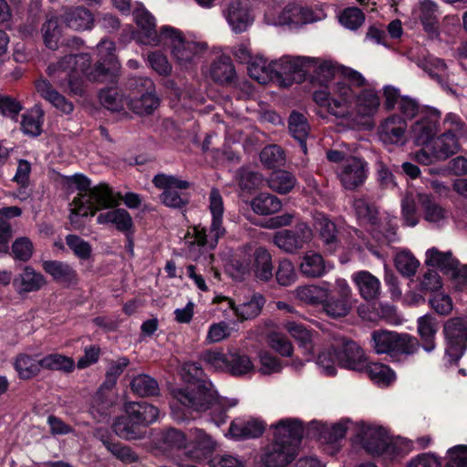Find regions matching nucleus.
I'll use <instances>...</instances> for the list:
<instances>
[{
	"instance_id": "f257e3e1",
	"label": "nucleus",
	"mask_w": 467,
	"mask_h": 467,
	"mask_svg": "<svg viewBox=\"0 0 467 467\" xmlns=\"http://www.w3.org/2000/svg\"><path fill=\"white\" fill-rule=\"evenodd\" d=\"M345 78L338 80L331 90H316L315 102L338 119L370 118L379 110L380 99L372 88L358 90L366 83L365 78L352 68L344 69Z\"/></svg>"
},
{
	"instance_id": "f03ea898",
	"label": "nucleus",
	"mask_w": 467,
	"mask_h": 467,
	"mask_svg": "<svg viewBox=\"0 0 467 467\" xmlns=\"http://www.w3.org/2000/svg\"><path fill=\"white\" fill-rule=\"evenodd\" d=\"M99 60L91 68V57L88 54L68 55L57 63L47 67V73L60 88L67 86L69 92L80 96L83 93V77L93 81H99L110 70L119 67L115 57V45L112 41L102 39L97 46Z\"/></svg>"
},
{
	"instance_id": "7ed1b4c3",
	"label": "nucleus",
	"mask_w": 467,
	"mask_h": 467,
	"mask_svg": "<svg viewBox=\"0 0 467 467\" xmlns=\"http://www.w3.org/2000/svg\"><path fill=\"white\" fill-rule=\"evenodd\" d=\"M173 398L183 407L194 410H212L213 420L221 425L226 420V410L237 405V400L220 398L207 379H197L183 388L172 390Z\"/></svg>"
},
{
	"instance_id": "20e7f679",
	"label": "nucleus",
	"mask_w": 467,
	"mask_h": 467,
	"mask_svg": "<svg viewBox=\"0 0 467 467\" xmlns=\"http://www.w3.org/2000/svg\"><path fill=\"white\" fill-rule=\"evenodd\" d=\"M70 182L81 192L70 203V223L75 228H80L81 217L94 215L99 210L114 207L119 204L113 196L111 189L104 183L90 188V181L82 174H75Z\"/></svg>"
},
{
	"instance_id": "39448f33",
	"label": "nucleus",
	"mask_w": 467,
	"mask_h": 467,
	"mask_svg": "<svg viewBox=\"0 0 467 467\" xmlns=\"http://www.w3.org/2000/svg\"><path fill=\"white\" fill-rule=\"evenodd\" d=\"M209 211L212 215V222L209 229L197 225L188 232L186 244H189V256L197 259L198 249L208 247L214 249L219 239L225 234V228L223 225L224 205L222 195L217 189H212L209 195Z\"/></svg>"
},
{
	"instance_id": "423d86ee",
	"label": "nucleus",
	"mask_w": 467,
	"mask_h": 467,
	"mask_svg": "<svg viewBox=\"0 0 467 467\" xmlns=\"http://www.w3.org/2000/svg\"><path fill=\"white\" fill-rule=\"evenodd\" d=\"M247 249L250 250V247L244 248V255ZM228 272L237 281L244 280L254 274L258 280L267 282L273 277L272 255L265 247L260 246L248 257L239 255L233 259Z\"/></svg>"
},
{
	"instance_id": "0eeeda50",
	"label": "nucleus",
	"mask_w": 467,
	"mask_h": 467,
	"mask_svg": "<svg viewBox=\"0 0 467 467\" xmlns=\"http://www.w3.org/2000/svg\"><path fill=\"white\" fill-rule=\"evenodd\" d=\"M161 45L169 47L175 62L185 69L192 67L207 48L206 44L186 39L181 31L169 26L161 27Z\"/></svg>"
},
{
	"instance_id": "6e6552de",
	"label": "nucleus",
	"mask_w": 467,
	"mask_h": 467,
	"mask_svg": "<svg viewBox=\"0 0 467 467\" xmlns=\"http://www.w3.org/2000/svg\"><path fill=\"white\" fill-rule=\"evenodd\" d=\"M130 90L127 108L137 115L152 114L160 106L153 81L146 77H133L128 81Z\"/></svg>"
},
{
	"instance_id": "1a4fd4ad",
	"label": "nucleus",
	"mask_w": 467,
	"mask_h": 467,
	"mask_svg": "<svg viewBox=\"0 0 467 467\" xmlns=\"http://www.w3.org/2000/svg\"><path fill=\"white\" fill-rule=\"evenodd\" d=\"M356 439L363 449L371 455H384L395 459L400 448L391 441L387 431L377 425L361 423L358 426Z\"/></svg>"
},
{
	"instance_id": "9d476101",
	"label": "nucleus",
	"mask_w": 467,
	"mask_h": 467,
	"mask_svg": "<svg viewBox=\"0 0 467 467\" xmlns=\"http://www.w3.org/2000/svg\"><path fill=\"white\" fill-rule=\"evenodd\" d=\"M353 208L358 219L366 224L370 225L373 237L379 242L386 241L392 243L396 240V223H393L394 217L389 215L384 218H378V209L367 200L359 198L353 202Z\"/></svg>"
},
{
	"instance_id": "9b49d317",
	"label": "nucleus",
	"mask_w": 467,
	"mask_h": 467,
	"mask_svg": "<svg viewBox=\"0 0 467 467\" xmlns=\"http://www.w3.org/2000/svg\"><path fill=\"white\" fill-rule=\"evenodd\" d=\"M372 348L377 354L411 355L419 348L418 340L408 334L376 330L371 334Z\"/></svg>"
},
{
	"instance_id": "f8f14e48",
	"label": "nucleus",
	"mask_w": 467,
	"mask_h": 467,
	"mask_svg": "<svg viewBox=\"0 0 467 467\" xmlns=\"http://www.w3.org/2000/svg\"><path fill=\"white\" fill-rule=\"evenodd\" d=\"M376 134L379 141L389 151L404 147L409 140L407 119L393 113L380 120Z\"/></svg>"
},
{
	"instance_id": "ddd939ff",
	"label": "nucleus",
	"mask_w": 467,
	"mask_h": 467,
	"mask_svg": "<svg viewBox=\"0 0 467 467\" xmlns=\"http://www.w3.org/2000/svg\"><path fill=\"white\" fill-rule=\"evenodd\" d=\"M152 183L162 191L160 197L167 207L179 209L188 203V196L182 192L190 186L188 181L174 175L159 173L153 177Z\"/></svg>"
},
{
	"instance_id": "4468645a",
	"label": "nucleus",
	"mask_w": 467,
	"mask_h": 467,
	"mask_svg": "<svg viewBox=\"0 0 467 467\" xmlns=\"http://www.w3.org/2000/svg\"><path fill=\"white\" fill-rule=\"evenodd\" d=\"M314 233L305 222H297L292 229H284L276 232L273 243L284 253L295 254L311 243Z\"/></svg>"
},
{
	"instance_id": "2eb2a0df",
	"label": "nucleus",
	"mask_w": 467,
	"mask_h": 467,
	"mask_svg": "<svg viewBox=\"0 0 467 467\" xmlns=\"http://www.w3.org/2000/svg\"><path fill=\"white\" fill-rule=\"evenodd\" d=\"M443 331L447 341L446 353L456 361L467 348V311L462 317L448 320Z\"/></svg>"
},
{
	"instance_id": "dca6fc26",
	"label": "nucleus",
	"mask_w": 467,
	"mask_h": 467,
	"mask_svg": "<svg viewBox=\"0 0 467 467\" xmlns=\"http://www.w3.org/2000/svg\"><path fill=\"white\" fill-rule=\"evenodd\" d=\"M334 347L338 353L340 368L362 371L367 367L366 355L355 341L337 335L334 337Z\"/></svg>"
},
{
	"instance_id": "f3484780",
	"label": "nucleus",
	"mask_w": 467,
	"mask_h": 467,
	"mask_svg": "<svg viewBox=\"0 0 467 467\" xmlns=\"http://www.w3.org/2000/svg\"><path fill=\"white\" fill-rule=\"evenodd\" d=\"M441 112L436 109H431L422 113L410 129V136L414 144L417 146L431 144L438 133Z\"/></svg>"
},
{
	"instance_id": "a211bd4d",
	"label": "nucleus",
	"mask_w": 467,
	"mask_h": 467,
	"mask_svg": "<svg viewBox=\"0 0 467 467\" xmlns=\"http://www.w3.org/2000/svg\"><path fill=\"white\" fill-rule=\"evenodd\" d=\"M440 6L434 0H419L412 10L414 18L420 22L423 30L431 39H437L440 36Z\"/></svg>"
},
{
	"instance_id": "6ab92c4d",
	"label": "nucleus",
	"mask_w": 467,
	"mask_h": 467,
	"mask_svg": "<svg viewBox=\"0 0 467 467\" xmlns=\"http://www.w3.org/2000/svg\"><path fill=\"white\" fill-rule=\"evenodd\" d=\"M337 176L345 189L354 190L366 181L368 163L363 159L349 157L342 163Z\"/></svg>"
},
{
	"instance_id": "aec40b11",
	"label": "nucleus",
	"mask_w": 467,
	"mask_h": 467,
	"mask_svg": "<svg viewBox=\"0 0 467 467\" xmlns=\"http://www.w3.org/2000/svg\"><path fill=\"white\" fill-rule=\"evenodd\" d=\"M134 20L139 27L137 38L143 45L160 46L161 44V32L156 31V22L153 16L141 5L135 7Z\"/></svg>"
},
{
	"instance_id": "412c9836",
	"label": "nucleus",
	"mask_w": 467,
	"mask_h": 467,
	"mask_svg": "<svg viewBox=\"0 0 467 467\" xmlns=\"http://www.w3.org/2000/svg\"><path fill=\"white\" fill-rule=\"evenodd\" d=\"M297 455V450L291 444H285L274 439L265 446L261 454V462L265 467H284Z\"/></svg>"
},
{
	"instance_id": "4be33fe9",
	"label": "nucleus",
	"mask_w": 467,
	"mask_h": 467,
	"mask_svg": "<svg viewBox=\"0 0 467 467\" xmlns=\"http://www.w3.org/2000/svg\"><path fill=\"white\" fill-rule=\"evenodd\" d=\"M309 63H313L311 57L284 56L275 60L276 78L287 77L301 80L309 73Z\"/></svg>"
},
{
	"instance_id": "5701e85b",
	"label": "nucleus",
	"mask_w": 467,
	"mask_h": 467,
	"mask_svg": "<svg viewBox=\"0 0 467 467\" xmlns=\"http://www.w3.org/2000/svg\"><path fill=\"white\" fill-rule=\"evenodd\" d=\"M223 14L232 31L236 34L246 31L254 22L249 8L240 0H231Z\"/></svg>"
},
{
	"instance_id": "b1692460",
	"label": "nucleus",
	"mask_w": 467,
	"mask_h": 467,
	"mask_svg": "<svg viewBox=\"0 0 467 467\" xmlns=\"http://www.w3.org/2000/svg\"><path fill=\"white\" fill-rule=\"evenodd\" d=\"M46 285L45 276L31 265L24 266L22 272L13 279V287L19 296L37 292Z\"/></svg>"
},
{
	"instance_id": "393cba45",
	"label": "nucleus",
	"mask_w": 467,
	"mask_h": 467,
	"mask_svg": "<svg viewBox=\"0 0 467 467\" xmlns=\"http://www.w3.org/2000/svg\"><path fill=\"white\" fill-rule=\"evenodd\" d=\"M271 428L274 429V439L291 444L297 450L304 431L301 421L296 419H283Z\"/></svg>"
},
{
	"instance_id": "a878e982",
	"label": "nucleus",
	"mask_w": 467,
	"mask_h": 467,
	"mask_svg": "<svg viewBox=\"0 0 467 467\" xmlns=\"http://www.w3.org/2000/svg\"><path fill=\"white\" fill-rule=\"evenodd\" d=\"M351 280L364 300L372 301L379 297L381 293L380 281L370 272L367 270L357 271L351 275Z\"/></svg>"
},
{
	"instance_id": "bb28decb",
	"label": "nucleus",
	"mask_w": 467,
	"mask_h": 467,
	"mask_svg": "<svg viewBox=\"0 0 467 467\" xmlns=\"http://www.w3.org/2000/svg\"><path fill=\"white\" fill-rule=\"evenodd\" d=\"M313 63H309V73L307 75H312L313 81L319 83L321 86H325V88L322 90L329 91L331 88L338 81V78L334 84L329 85L328 82L336 78L338 73L337 67L328 60H321L319 58L312 57ZM344 67L342 69V74H344ZM345 78V75H343V80Z\"/></svg>"
},
{
	"instance_id": "cd10ccee",
	"label": "nucleus",
	"mask_w": 467,
	"mask_h": 467,
	"mask_svg": "<svg viewBox=\"0 0 467 467\" xmlns=\"http://www.w3.org/2000/svg\"><path fill=\"white\" fill-rule=\"evenodd\" d=\"M125 414L140 427L149 426L159 419L160 410L157 407L145 402H128L124 407Z\"/></svg>"
},
{
	"instance_id": "c85d7f7f",
	"label": "nucleus",
	"mask_w": 467,
	"mask_h": 467,
	"mask_svg": "<svg viewBox=\"0 0 467 467\" xmlns=\"http://www.w3.org/2000/svg\"><path fill=\"white\" fill-rule=\"evenodd\" d=\"M189 435L193 447L188 452L192 459L198 462L202 461L215 450L216 442L203 430L191 429Z\"/></svg>"
},
{
	"instance_id": "c756f323",
	"label": "nucleus",
	"mask_w": 467,
	"mask_h": 467,
	"mask_svg": "<svg viewBox=\"0 0 467 467\" xmlns=\"http://www.w3.org/2000/svg\"><path fill=\"white\" fill-rule=\"evenodd\" d=\"M333 268V265L326 262L322 255L314 251L306 252L299 265L301 274L307 278H318Z\"/></svg>"
},
{
	"instance_id": "7c9ffc66",
	"label": "nucleus",
	"mask_w": 467,
	"mask_h": 467,
	"mask_svg": "<svg viewBox=\"0 0 467 467\" xmlns=\"http://www.w3.org/2000/svg\"><path fill=\"white\" fill-rule=\"evenodd\" d=\"M316 21L313 11L296 4L285 5L277 16L280 25L301 26Z\"/></svg>"
},
{
	"instance_id": "2f4dec72",
	"label": "nucleus",
	"mask_w": 467,
	"mask_h": 467,
	"mask_svg": "<svg viewBox=\"0 0 467 467\" xmlns=\"http://www.w3.org/2000/svg\"><path fill=\"white\" fill-rule=\"evenodd\" d=\"M36 89L41 98L48 101L62 113L69 114L73 111L74 106L72 102L68 101L63 95L57 91L49 81L46 79L37 80L36 82Z\"/></svg>"
},
{
	"instance_id": "473e14b6",
	"label": "nucleus",
	"mask_w": 467,
	"mask_h": 467,
	"mask_svg": "<svg viewBox=\"0 0 467 467\" xmlns=\"http://www.w3.org/2000/svg\"><path fill=\"white\" fill-rule=\"evenodd\" d=\"M224 300L240 320L256 317L265 305V298L259 294L252 295L239 305H235L231 298H224Z\"/></svg>"
},
{
	"instance_id": "72a5a7b5",
	"label": "nucleus",
	"mask_w": 467,
	"mask_h": 467,
	"mask_svg": "<svg viewBox=\"0 0 467 467\" xmlns=\"http://www.w3.org/2000/svg\"><path fill=\"white\" fill-rule=\"evenodd\" d=\"M44 117V110L38 105L28 109L21 117L22 132L32 138L40 136L43 131Z\"/></svg>"
},
{
	"instance_id": "f704fd0d",
	"label": "nucleus",
	"mask_w": 467,
	"mask_h": 467,
	"mask_svg": "<svg viewBox=\"0 0 467 467\" xmlns=\"http://www.w3.org/2000/svg\"><path fill=\"white\" fill-rule=\"evenodd\" d=\"M418 202L421 206L424 219L427 222L441 223L448 218V212L434 200L432 195L418 192Z\"/></svg>"
},
{
	"instance_id": "c9c22d12",
	"label": "nucleus",
	"mask_w": 467,
	"mask_h": 467,
	"mask_svg": "<svg viewBox=\"0 0 467 467\" xmlns=\"http://www.w3.org/2000/svg\"><path fill=\"white\" fill-rule=\"evenodd\" d=\"M249 76L260 84H266L276 78L275 60L267 63L262 56L254 57L248 64Z\"/></svg>"
},
{
	"instance_id": "e433bc0d",
	"label": "nucleus",
	"mask_w": 467,
	"mask_h": 467,
	"mask_svg": "<svg viewBox=\"0 0 467 467\" xmlns=\"http://www.w3.org/2000/svg\"><path fill=\"white\" fill-rule=\"evenodd\" d=\"M439 329L437 320L431 315H425L418 319V332L422 341V348L430 353L436 348L435 336Z\"/></svg>"
},
{
	"instance_id": "4c0bfd02",
	"label": "nucleus",
	"mask_w": 467,
	"mask_h": 467,
	"mask_svg": "<svg viewBox=\"0 0 467 467\" xmlns=\"http://www.w3.org/2000/svg\"><path fill=\"white\" fill-rule=\"evenodd\" d=\"M42 267L58 283L70 285L77 281L76 271L67 263L56 260L45 261Z\"/></svg>"
},
{
	"instance_id": "58836bf2",
	"label": "nucleus",
	"mask_w": 467,
	"mask_h": 467,
	"mask_svg": "<svg viewBox=\"0 0 467 467\" xmlns=\"http://www.w3.org/2000/svg\"><path fill=\"white\" fill-rule=\"evenodd\" d=\"M97 223L99 224H112L120 232H127L133 225L130 214L122 208L100 213L97 217Z\"/></svg>"
},
{
	"instance_id": "ea45409f",
	"label": "nucleus",
	"mask_w": 467,
	"mask_h": 467,
	"mask_svg": "<svg viewBox=\"0 0 467 467\" xmlns=\"http://www.w3.org/2000/svg\"><path fill=\"white\" fill-rule=\"evenodd\" d=\"M431 145V149H433V155L441 161L447 160L460 149V141L457 140V138L445 131L440 136L435 137Z\"/></svg>"
},
{
	"instance_id": "a19ab883",
	"label": "nucleus",
	"mask_w": 467,
	"mask_h": 467,
	"mask_svg": "<svg viewBox=\"0 0 467 467\" xmlns=\"http://www.w3.org/2000/svg\"><path fill=\"white\" fill-rule=\"evenodd\" d=\"M112 429L116 435L124 440H140L145 436L141 427L132 421L127 414L116 418Z\"/></svg>"
},
{
	"instance_id": "79ce46f5",
	"label": "nucleus",
	"mask_w": 467,
	"mask_h": 467,
	"mask_svg": "<svg viewBox=\"0 0 467 467\" xmlns=\"http://www.w3.org/2000/svg\"><path fill=\"white\" fill-rule=\"evenodd\" d=\"M293 295L304 304L317 306L329 295V289L316 285H304L297 286Z\"/></svg>"
},
{
	"instance_id": "37998d69",
	"label": "nucleus",
	"mask_w": 467,
	"mask_h": 467,
	"mask_svg": "<svg viewBox=\"0 0 467 467\" xmlns=\"http://www.w3.org/2000/svg\"><path fill=\"white\" fill-rule=\"evenodd\" d=\"M320 372L326 376H335L339 367L338 353L334 347V339L330 346L319 352L316 361Z\"/></svg>"
},
{
	"instance_id": "c03bdc74",
	"label": "nucleus",
	"mask_w": 467,
	"mask_h": 467,
	"mask_svg": "<svg viewBox=\"0 0 467 467\" xmlns=\"http://www.w3.org/2000/svg\"><path fill=\"white\" fill-rule=\"evenodd\" d=\"M63 19L68 27L77 31L90 29L94 21L92 14L83 7L70 9Z\"/></svg>"
},
{
	"instance_id": "a18cd8bd",
	"label": "nucleus",
	"mask_w": 467,
	"mask_h": 467,
	"mask_svg": "<svg viewBox=\"0 0 467 467\" xmlns=\"http://www.w3.org/2000/svg\"><path fill=\"white\" fill-rule=\"evenodd\" d=\"M288 129L291 135L299 142L304 153H306V140L310 130L306 118L301 113L293 112L289 117Z\"/></svg>"
},
{
	"instance_id": "49530a36",
	"label": "nucleus",
	"mask_w": 467,
	"mask_h": 467,
	"mask_svg": "<svg viewBox=\"0 0 467 467\" xmlns=\"http://www.w3.org/2000/svg\"><path fill=\"white\" fill-rule=\"evenodd\" d=\"M252 210L260 215H269L282 209L281 200L270 193H260L251 202Z\"/></svg>"
},
{
	"instance_id": "de8ad7c7",
	"label": "nucleus",
	"mask_w": 467,
	"mask_h": 467,
	"mask_svg": "<svg viewBox=\"0 0 467 467\" xmlns=\"http://www.w3.org/2000/svg\"><path fill=\"white\" fill-rule=\"evenodd\" d=\"M426 264L440 268L447 275L458 265V260L452 256L451 252H441L432 247L426 252Z\"/></svg>"
},
{
	"instance_id": "09e8293b",
	"label": "nucleus",
	"mask_w": 467,
	"mask_h": 467,
	"mask_svg": "<svg viewBox=\"0 0 467 467\" xmlns=\"http://www.w3.org/2000/svg\"><path fill=\"white\" fill-rule=\"evenodd\" d=\"M14 367L22 379H31L42 369L41 359H36L27 354L18 355L14 361Z\"/></svg>"
},
{
	"instance_id": "8fccbe9b",
	"label": "nucleus",
	"mask_w": 467,
	"mask_h": 467,
	"mask_svg": "<svg viewBox=\"0 0 467 467\" xmlns=\"http://www.w3.org/2000/svg\"><path fill=\"white\" fill-rule=\"evenodd\" d=\"M227 371L233 376H244L254 371V366L249 356L241 352L229 354Z\"/></svg>"
},
{
	"instance_id": "3c124183",
	"label": "nucleus",
	"mask_w": 467,
	"mask_h": 467,
	"mask_svg": "<svg viewBox=\"0 0 467 467\" xmlns=\"http://www.w3.org/2000/svg\"><path fill=\"white\" fill-rule=\"evenodd\" d=\"M234 67L227 57H220L213 61L210 67L211 78L220 84L232 81L234 78Z\"/></svg>"
},
{
	"instance_id": "603ef678",
	"label": "nucleus",
	"mask_w": 467,
	"mask_h": 467,
	"mask_svg": "<svg viewBox=\"0 0 467 467\" xmlns=\"http://www.w3.org/2000/svg\"><path fill=\"white\" fill-rule=\"evenodd\" d=\"M418 193L413 194L408 192L401 200V218L403 224L410 227H414L420 221V216L417 210Z\"/></svg>"
},
{
	"instance_id": "864d4df0",
	"label": "nucleus",
	"mask_w": 467,
	"mask_h": 467,
	"mask_svg": "<svg viewBox=\"0 0 467 467\" xmlns=\"http://www.w3.org/2000/svg\"><path fill=\"white\" fill-rule=\"evenodd\" d=\"M296 183L295 176L286 171H277L268 179V186L279 194H285L292 191Z\"/></svg>"
},
{
	"instance_id": "5fc2aeb1",
	"label": "nucleus",
	"mask_w": 467,
	"mask_h": 467,
	"mask_svg": "<svg viewBox=\"0 0 467 467\" xmlns=\"http://www.w3.org/2000/svg\"><path fill=\"white\" fill-rule=\"evenodd\" d=\"M372 381L378 385L388 386L392 383L396 375L395 372L387 365L382 363H368L364 368Z\"/></svg>"
},
{
	"instance_id": "6e6d98bb",
	"label": "nucleus",
	"mask_w": 467,
	"mask_h": 467,
	"mask_svg": "<svg viewBox=\"0 0 467 467\" xmlns=\"http://www.w3.org/2000/svg\"><path fill=\"white\" fill-rule=\"evenodd\" d=\"M101 104L111 111H121L127 107L129 98L117 88H108L99 93Z\"/></svg>"
},
{
	"instance_id": "4d7b16f0",
	"label": "nucleus",
	"mask_w": 467,
	"mask_h": 467,
	"mask_svg": "<svg viewBox=\"0 0 467 467\" xmlns=\"http://www.w3.org/2000/svg\"><path fill=\"white\" fill-rule=\"evenodd\" d=\"M321 305L323 306L324 311L327 315L332 317H346L352 307L351 301L339 296L337 298L330 296V294L324 298Z\"/></svg>"
},
{
	"instance_id": "13d9d810",
	"label": "nucleus",
	"mask_w": 467,
	"mask_h": 467,
	"mask_svg": "<svg viewBox=\"0 0 467 467\" xmlns=\"http://www.w3.org/2000/svg\"><path fill=\"white\" fill-rule=\"evenodd\" d=\"M43 369L60 370L66 373L71 372L75 368L73 358L58 354L52 353L41 358Z\"/></svg>"
},
{
	"instance_id": "bf43d9fd",
	"label": "nucleus",
	"mask_w": 467,
	"mask_h": 467,
	"mask_svg": "<svg viewBox=\"0 0 467 467\" xmlns=\"http://www.w3.org/2000/svg\"><path fill=\"white\" fill-rule=\"evenodd\" d=\"M316 223L321 239L330 251H334L337 243L335 223L324 215L317 217Z\"/></svg>"
},
{
	"instance_id": "052dcab7",
	"label": "nucleus",
	"mask_w": 467,
	"mask_h": 467,
	"mask_svg": "<svg viewBox=\"0 0 467 467\" xmlns=\"http://www.w3.org/2000/svg\"><path fill=\"white\" fill-rule=\"evenodd\" d=\"M41 32L46 47L49 49H57L62 36L57 17H51L47 19L43 24Z\"/></svg>"
},
{
	"instance_id": "680f3d73",
	"label": "nucleus",
	"mask_w": 467,
	"mask_h": 467,
	"mask_svg": "<svg viewBox=\"0 0 467 467\" xmlns=\"http://www.w3.org/2000/svg\"><path fill=\"white\" fill-rule=\"evenodd\" d=\"M130 387L135 394L141 397L154 396L159 392L158 382L145 374L135 377L130 382Z\"/></svg>"
},
{
	"instance_id": "e2e57ef3",
	"label": "nucleus",
	"mask_w": 467,
	"mask_h": 467,
	"mask_svg": "<svg viewBox=\"0 0 467 467\" xmlns=\"http://www.w3.org/2000/svg\"><path fill=\"white\" fill-rule=\"evenodd\" d=\"M397 270L405 276L413 275L419 267V261L407 250L400 251L394 259Z\"/></svg>"
},
{
	"instance_id": "0e129e2a",
	"label": "nucleus",
	"mask_w": 467,
	"mask_h": 467,
	"mask_svg": "<svg viewBox=\"0 0 467 467\" xmlns=\"http://www.w3.org/2000/svg\"><path fill=\"white\" fill-rule=\"evenodd\" d=\"M444 131L450 132L457 140H467V124L455 113H448L443 119Z\"/></svg>"
},
{
	"instance_id": "69168bd1",
	"label": "nucleus",
	"mask_w": 467,
	"mask_h": 467,
	"mask_svg": "<svg viewBox=\"0 0 467 467\" xmlns=\"http://www.w3.org/2000/svg\"><path fill=\"white\" fill-rule=\"evenodd\" d=\"M106 449L117 459L125 463H131L138 461L137 454L132 450L119 442H111L108 439H101Z\"/></svg>"
},
{
	"instance_id": "338daca9",
	"label": "nucleus",
	"mask_w": 467,
	"mask_h": 467,
	"mask_svg": "<svg viewBox=\"0 0 467 467\" xmlns=\"http://www.w3.org/2000/svg\"><path fill=\"white\" fill-rule=\"evenodd\" d=\"M261 161L269 168H275L285 164V157L283 150L277 145H268L260 153Z\"/></svg>"
},
{
	"instance_id": "774afa93",
	"label": "nucleus",
	"mask_w": 467,
	"mask_h": 467,
	"mask_svg": "<svg viewBox=\"0 0 467 467\" xmlns=\"http://www.w3.org/2000/svg\"><path fill=\"white\" fill-rule=\"evenodd\" d=\"M34 245L26 236L16 238L11 246V254L15 260L27 262L33 255Z\"/></svg>"
}]
</instances>
